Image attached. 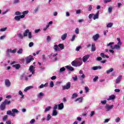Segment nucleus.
<instances>
[{
  "label": "nucleus",
  "instance_id": "9",
  "mask_svg": "<svg viewBox=\"0 0 124 124\" xmlns=\"http://www.w3.org/2000/svg\"><path fill=\"white\" fill-rule=\"evenodd\" d=\"M34 69H35V67H34L32 65H31L29 68V71L30 72H31V73H32V74H34V73H35Z\"/></svg>",
  "mask_w": 124,
  "mask_h": 124
},
{
  "label": "nucleus",
  "instance_id": "56",
  "mask_svg": "<svg viewBox=\"0 0 124 124\" xmlns=\"http://www.w3.org/2000/svg\"><path fill=\"white\" fill-rule=\"evenodd\" d=\"M50 88H53L54 87V82L50 81Z\"/></svg>",
  "mask_w": 124,
  "mask_h": 124
},
{
  "label": "nucleus",
  "instance_id": "41",
  "mask_svg": "<svg viewBox=\"0 0 124 124\" xmlns=\"http://www.w3.org/2000/svg\"><path fill=\"white\" fill-rule=\"evenodd\" d=\"M65 68L64 67H63L62 68H61L60 70H59V72L60 73H62V72H63V71H65Z\"/></svg>",
  "mask_w": 124,
  "mask_h": 124
},
{
  "label": "nucleus",
  "instance_id": "15",
  "mask_svg": "<svg viewBox=\"0 0 124 124\" xmlns=\"http://www.w3.org/2000/svg\"><path fill=\"white\" fill-rule=\"evenodd\" d=\"M99 17V12L98 11L95 15L93 16V20H96V19H98Z\"/></svg>",
  "mask_w": 124,
  "mask_h": 124
},
{
  "label": "nucleus",
  "instance_id": "14",
  "mask_svg": "<svg viewBox=\"0 0 124 124\" xmlns=\"http://www.w3.org/2000/svg\"><path fill=\"white\" fill-rule=\"evenodd\" d=\"M121 46H122V45L117 44V45H114L113 48L114 49H116V50H120V49H121Z\"/></svg>",
  "mask_w": 124,
  "mask_h": 124
},
{
  "label": "nucleus",
  "instance_id": "53",
  "mask_svg": "<svg viewBox=\"0 0 124 124\" xmlns=\"http://www.w3.org/2000/svg\"><path fill=\"white\" fill-rule=\"evenodd\" d=\"M75 33H76L77 34H79V28H77L76 29Z\"/></svg>",
  "mask_w": 124,
  "mask_h": 124
},
{
  "label": "nucleus",
  "instance_id": "26",
  "mask_svg": "<svg viewBox=\"0 0 124 124\" xmlns=\"http://www.w3.org/2000/svg\"><path fill=\"white\" fill-rule=\"evenodd\" d=\"M63 103H61L60 104L58 105V108L59 109V110H62V109H63Z\"/></svg>",
  "mask_w": 124,
  "mask_h": 124
},
{
  "label": "nucleus",
  "instance_id": "33",
  "mask_svg": "<svg viewBox=\"0 0 124 124\" xmlns=\"http://www.w3.org/2000/svg\"><path fill=\"white\" fill-rule=\"evenodd\" d=\"M113 23L112 22H109L107 25V28H112L113 27Z\"/></svg>",
  "mask_w": 124,
  "mask_h": 124
},
{
  "label": "nucleus",
  "instance_id": "44",
  "mask_svg": "<svg viewBox=\"0 0 124 124\" xmlns=\"http://www.w3.org/2000/svg\"><path fill=\"white\" fill-rule=\"evenodd\" d=\"M18 94H19V95H21V98H24V94H23V92H22V91H19L18 92Z\"/></svg>",
  "mask_w": 124,
  "mask_h": 124
},
{
  "label": "nucleus",
  "instance_id": "64",
  "mask_svg": "<svg viewBox=\"0 0 124 124\" xmlns=\"http://www.w3.org/2000/svg\"><path fill=\"white\" fill-rule=\"evenodd\" d=\"M85 93H87L89 92V87H85Z\"/></svg>",
  "mask_w": 124,
  "mask_h": 124
},
{
  "label": "nucleus",
  "instance_id": "22",
  "mask_svg": "<svg viewBox=\"0 0 124 124\" xmlns=\"http://www.w3.org/2000/svg\"><path fill=\"white\" fill-rule=\"evenodd\" d=\"M114 42H110L108 45H107V46H109L110 48H111L112 50H114V46H113V45H114Z\"/></svg>",
  "mask_w": 124,
  "mask_h": 124
},
{
  "label": "nucleus",
  "instance_id": "3",
  "mask_svg": "<svg viewBox=\"0 0 124 124\" xmlns=\"http://www.w3.org/2000/svg\"><path fill=\"white\" fill-rule=\"evenodd\" d=\"M71 64L73 66H75L76 67L81 66L83 64V61L82 60L74 61L71 62Z\"/></svg>",
  "mask_w": 124,
  "mask_h": 124
},
{
  "label": "nucleus",
  "instance_id": "57",
  "mask_svg": "<svg viewBox=\"0 0 124 124\" xmlns=\"http://www.w3.org/2000/svg\"><path fill=\"white\" fill-rule=\"evenodd\" d=\"M72 79H73V80H74V81H77L78 78L77 77V76L73 77Z\"/></svg>",
  "mask_w": 124,
  "mask_h": 124
},
{
  "label": "nucleus",
  "instance_id": "28",
  "mask_svg": "<svg viewBox=\"0 0 124 124\" xmlns=\"http://www.w3.org/2000/svg\"><path fill=\"white\" fill-rule=\"evenodd\" d=\"M13 67H15L16 69H19L21 66L20 64H16L13 65Z\"/></svg>",
  "mask_w": 124,
  "mask_h": 124
},
{
  "label": "nucleus",
  "instance_id": "30",
  "mask_svg": "<svg viewBox=\"0 0 124 124\" xmlns=\"http://www.w3.org/2000/svg\"><path fill=\"white\" fill-rule=\"evenodd\" d=\"M100 56L102 57V58H107V59H109V56L105 55L104 53H101Z\"/></svg>",
  "mask_w": 124,
  "mask_h": 124
},
{
  "label": "nucleus",
  "instance_id": "54",
  "mask_svg": "<svg viewBox=\"0 0 124 124\" xmlns=\"http://www.w3.org/2000/svg\"><path fill=\"white\" fill-rule=\"evenodd\" d=\"M41 31V30H40V29H37L34 31V32H35V33H38L39 32V31Z\"/></svg>",
  "mask_w": 124,
  "mask_h": 124
},
{
  "label": "nucleus",
  "instance_id": "40",
  "mask_svg": "<svg viewBox=\"0 0 124 124\" xmlns=\"http://www.w3.org/2000/svg\"><path fill=\"white\" fill-rule=\"evenodd\" d=\"M17 53V54H23V48H19Z\"/></svg>",
  "mask_w": 124,
  "mask_h": 124
},
{
  "label": "nucleus",
  "instance_id": "16",
  "mask_svg": "<svg viewBox=\"0 0 124 124\" xmlns=\"http://www.w3.org/2000/svg\"><path fill=\"white\" fill-rule=\"evenodd\" d=\"M122 76H119L117 79H116V84H119V83L121 82V81L122 80Z\"/></svg>",
  "mask_w": 124,
  "mask_h": 124
},
{
  "label": "nucleus",
  "instance_id": "11",
  "mask_svg": "<svg viewBox=\"0 0 124 124\" xmlns=\"http://www.w3.org/2000/svg\"><path fill=\"white\" fill-rule=\"evenodd\" d=\"M102 68V66H93L91 68L92 70H97V69L100 70Z\"/></svg>",
  "mask_w": 124,
  "mask_h": 124
},
{
  "label": "nucleus",
  "instance_id": "27",
  "mask_svg": "<svg viewBox=\"0 0 124 124\" xmlns=\"http://www.w3.org/2000/svg\"><path fill=\"white\" fill-rule=\"evenodd\" d=\"M51 108H52L51 106H48L46 107L44 110V113H47V112L50 111L51 110Z\"/></svg>",
  "mask_w": 124,
  "mask_h": 124
},
{
  "label": "nucleus",
  "instance_id": "50",
  "mask_svg": "<svg viewBox=\"0 0 124 124\" xmlns=\"http://www.w3.org/2000/svg\"><path fill=\"white\" fill-rule=\"evenodd\" d=\"M81 48H82V46H78L76 47V51H77L78 52V51H79L80 49H81Z\"/></svg>",
  "mask_w": 124,
  "mask_h": 124
},
{
  "label": "nucleus",
  "instance_id": "20",
  "mask_svg": "<svg viewBox=\"0 0 124 124\" xmlns=\"http://www.w3.org/2000/svg\"><path fill=\"white\" fill-rule=\"evenodd\" d=\"M2 103H3V104H4V105H9V104L11 103V102H10V101L7 100V99H5L4 102H3Z\"/></svg>",
  "mask_w": 124,
  "mask_h": 124
},
{
  "label": "nucleus",
  "instance_id": "39",
  "mask_svg": "<svg viewBox=\"0 0 124 124\" xmlns=\"http://www.w3.org/2000/svg\"><path fill=\"white\" fill-rule=\"evenodd\" d=\"M51 118H52V116L50 115V114H48L46 117V121H50Z\"/></svg>",
  "mask_w": 124,
  "mask_h": 124
},
{
  "label": "nucleus",
  "instance_id": "2",
  "mask_svg": "<svg viewBox=\"0 0 124 124\" xmlns=\"http://www.w3.org/2000/svg\"><path fill=\"white\" fill-rule=\"evenodd\" d=\"M19 113V110L16 108H13L11 110L7 111V115H9V116H12V117H15L16 115L15 114H18Z\"/></svg>",
  "mask_w": 124,
  "mask_h": 124
},
{
  "label": "nucleus",
  "instance_id": "63",
  "mask_svg": "<svg viewBox=\"0 0 124 124\" xmlns=\"http://www.w3.org/2000/svg\"><path fill=\"white\" fill-rule=\"evenodd\" d=\"M94 114H95L94 111H91L90 113V117H93V115H94Z\"/></svg>",
  "mask_w": 124,
  "mask_h": 124
},
{
  "label": "nucleus",
  "instance_id": "36",
  "mask_svg": "<svg viewBox=\"0 0 124 124\" xmlns=\"http://www.w3.org/2000/svg\"><path fill=\"white\" fill-rule=\"evenodd\" d=\"M20 0H14L13 3L14 4H18V3H20Z\"/></svg>",
  "mask_w": 124,
  "mask_h": 124
},
{
  "label": "nucleus",
  "instance_id": "19",
  "mask_svg": "<svg viewBox=\"0 0 124 124\" xmlns=\"http://www.w3.org/2000/svg\"><path fill=\"white\" fill-rule=\"evenodd\" d=\"M116 98V96L115 95L112 94L109 96L108 98V100H114Z\"/></svg>",
  "mask_w": 124,
  "mask_h": 124
},
{
  "label": "nucleus",
  "instance_id": "1",
  "mask_svg": "<svg viewBox=\"0 0 124 124\" xmlns=\"http://www.w3.org/2000/svg\"><path fill=\"white\" fill-rule=\"evenodd\" d=\"M27 14H29V11H23L22 12V15L16 16L14 19L16 20V21L19 22L21 19L25 18V16L26 15H27Z\"/></svg>",
  "mask_w": 124,
  "mask_h": 124
},
{
  "label": "nucleus",
  "instance_id": "29",
  "mask_svg": "<svg viewBox=\"0 0 124 124\" xmlns=\"http://www.w3.org/2000/svg\"><path fill=\"white\" fill-rule=\"evenodd\" d=\"M0 109L2 111H3V110L5 109V105L3 104V103H2V104L0 106Z\"/></svg>",
  "mask_w": 124,
  "mask_h": 124
},
{
  "label": "nucleus",
  "instance_id": "17",
  "mask_svg": "<svg viewBox=\"0 0 124 124\" xmlns=\"http://www.w3.org/2000/svg\"><path fill=\"white\" fill-rule=\"evenodd\" d=\"M67 37V33H65L61 36V39L63 41L65 40Z\"/></svg>",
  "mask_w": 124,
  "mask_h": 124
},
{
  "label": "nucleus",
  "instance_id": "58",
  "mask_svg": "<svg viewBox=\"0 0 124 124\" xmlns=\"http://www.w3.org/2000/svg\"><path fill=\"white\" fill-rule=\"evenodd\" d=\"M6 36L5 35H3L0 37V40H3V39H4V38H5Z\"/></svg>",
  "mask_w": 124,
  "mask_h": 124
},
{
  "label": "nucleus",
  "instance_id": "6",
  "mask_svg": "<svg viewBox=\"0 0 124 124\" xmlns=\"http://www.w3.org/2000/svg\"><path fill=\"white\" fill-rule=\"evenodd\" d=\"M26 63H30L31 62V61H33L34 58H32V56L30 55L29 56L26 57L25 58Z\"/></svg>",
  "mask_w": 124,
  "mask_h": 124
},
{
  "label": "nucleus",
  "instance_id": "31",
  "mask_svg": "<svg viewBox=\"0 0 124 124\" xmlns=\"http://www.w3.org/2000/svg\"><path fill=\"white\" fill-rule=\"evenodd\" d=\"M113 71H114V68H111L108 70H107L106 73H107V74H109V73H110V72H113Z\"/></svg>",
  "mask_w": 124,
  "mask_h": 124
},
{
  "label": "nucleus",
  "instance_id": "32",
  "mask_svg": "<svg viewBox=\"0 0 124 124\" xmlns=\"http://www.w3.org/2000/svg\"><path fill=\"white\" fill-rule=\"evenodd\" d=\"M78 94H77V93H74L72 94V99H74V98H76V97H78Z\"/></svg>",
  "mask_w": 124,
  "mask_h": 124
},
{
  "label": "nucleus",
  "instance_id": "45",
  "mask_svg": "<svg viewBox=\"0 0 124 124\" xmlns=\"http://www.w3.org/2000/svg\"><path fill=\"white\" fill-rule=\"evenodd\" d=\"M108 13H111V12H112V10H113V8H112V7H109L108 8Z\"/></svg>",
  "mask_w": 124,
  "mask_h": 124
},
{
  "label": "nucleus",
  "instance_id": "8",
  "mask_svg": "<svg viewBox=\"0 0 124 124\" xmlns=\"http://www.w3.org/2000/svg\"><path fill=\"white\" fill-rule=\"evenodd\" d=\"M106 109H107V111H110V110H111V109H113V108H114V105H112L111 106L108 105V104H107L106 105V107H105Z\"/></svg>",
  "mask_w": 124,
  "mask_h": 124
},
{
  "label": "nucleus",
  "instance_id": "43",
  "mask_svg": "<svg viewBox=\"0 0 124 124\" xmlns=\"http://www.w3.org/2000/svg\"><path fill=\"white\" fill-rule=\"evenodd\" d=\"M52 116H57L58 115V111L57 110H53Z\"/></svg>",
  "mask_w": 124,
  "mask_h": 124
},
{
  "label": "nucleus",
  "instance_id": "46",
  "mask_svg": "<svg viewBox=\"0 0 124 124\" xmlns=\"http://www.w3.org/2000/svg\"><path fill=\"white\" fill-rule=\"evenodd\" d=\"M94 14H90L89 16V19H92V18H93V17Z\"/></svg>",
  "mask_w": 124,
  "mask_h": 124
},
{
  "label": "nucleus",
  "instance_id": "61",
  "mask_svg": "<svg viewBox=\"0 0 124 124\" xmlns=\"http://www.w3.org/2000/svg\"><path fill=\"white\" fill-rule=\"evenodd\" d=\"M25 74H22L21 75V76H20V79H21V80H23V79L24 78V77H25Z\"/></svg>",
  "mask_w": 124,
  "mask_h": 124
},
{
  "label": "nucleus",
  "instance_id": "51",
  "mask_svg": "<svg viewBox=\"0 0 124 124\" xmlns=\"http://www.w3.org/2000/svg\"><path fill=\"white\" fill-rule=\"evenodd\" d=\"M117 40L118 41V43L117 44H120V45H122V42H121V39L120 38H117Z\"/></svg>",
  "mask_w": 124,
  "mask_h": 124
},
{
  "label": "nucleus",
  "instance_id": "4",
  "mask_svg": "<svg viewBox=\"0 0 124 124\" xmlns=\"http://www.w3.org/2000/svg\"><path fill=\"white\" fill-rule=\"evenodd\" d=\"M56 56H58V53H52L48 55V57L49 59L51 60V62H57L58 61V58L56 57Z\"/></svg>",
  "mask_w": 124,
  "mask_h": 124
},
{
  "label": "nucleus",
  "instance_id": "47",
  "mask_svg": "<svg viewBox=\"0 0 124 124\" xmlns=\"http://www.w3.org/2000/svg\"><path fill=\"white\" fill-rule=\"evenodd\" d=\"M28 37L30 39L32 37V36L31 35V32L29 31V33H28Z\"/></svg>",
  "mask_w": 124,
  "mask_h": 124
},
{
  "label": "nucleus",
  "instance_id": "25",
  "mask_svg": "<svg viewBox=\"0 0 124 124\" xmlns=\"http://www.w3.org/2000/svg\"><path fill=\"white\" fill-rule=\"evenodd\" d=\"M45 87H48V83H46L45 84H42L40 85L39 88L40 89H43Z\"/></svg>",
  "mask_w": 124,
  "mask_h": 124
},
{
  "label": "nucleus",
  "instance_id": "48",
  "mask_svg": "<svg viewBox=\"0 0 124 124\" xmlns=\"http://www.w3.org/2000/svg\"><path fill=\"white\" fill-rule=\"evenodd\" d=\"M121 121V118H120V117H117L116 119H115V122L116 123H120V121Z\"/></svg>",
  "mask_w": 124,
  "mask_h": 124
},
{
  "label": "nucleus",
  "instance_id": "18",
  "mask_svg": "<svg viewBox=\"0 0 124 124\" xmlns=\"http://www.w3.org/2000/svg\"><path fill=\"white\" fill-rule=\"evenodd\" d=\"M75 102H77V101H78V102H79V103H82V102H83V97H80L79 98H77L75 100Z\"/></svg>",
  "mask_w": 124,
  "mask_h": 124
},
{
  "label": "nucleus",
  "instance_id": "13",
  "mask_svg": "<svg viewBox=\"0 0 124 124\" xmlns=\"http://www.w3.org/2000/svg\"><path fill=\"white\" fill-rule=\"evenodd\" d=\"M99 38V34L97 33L93 36V39L94 41H96Z\"/></svg>",
  "mask_w": 124,
  "mask_h": 124
},
{
  "label": "nucleus",
  "instance_id": "21",
  "mask_svg": "<svg viewBox=\"0 0 124 124\" xmlns=\"http://www.w3.org/2000/svg\"><path fill=\"white\" fill-rule=\"evenodd\" d=\"M65 67L67 69H68V70H70V71H73L74 70V68H73L72 66L67 65L65 66Z\"/></svg>",
  "mask_w": 124,
  "mask_h": 124
},
{
  "label": "nucleus",
  "instance_id": "52",
  "mask_svg": "<svg viewBox=\"0 0 124 124\" xmlns=\"http://www.w3.org/2000/svg\"><path fill=\"white\" fill-rule=\"evenodd\" d=\"M46 40L47 42H50V41H51V37H50V36H47Z\"/></svg>",
  "mask_w": 124,
  "mask_h": 124
},
{
  "label": "nucleus",
  "instance_id": "35",
  "mask_svg": "<svg viewBox=\"0 0 124 124\" xmlns=\"http://www.w3.org/2000/svg\"><path fill=\"white\" fill-rule=\"evenodd\" d=\"M37 96L39 98H41V96H44V93L41 92L38 94Z\"/></svg>",
  "mask_w": 124,
  "mask_h": 124
},
{
  "label": "nucleus",
  "instance_id": "55",
  "mask_svg": "<svg viewBox=\"0 0 124 124\" xmlns=\"http://www.w3.org/2000/svg\"><path fill=\"white\" fill-rule=\"evenodd\" d=\"M92 9H93V7L92 6V5H89V7H88V11H92Z\"/></svg>",
  "mask_w": 124,
  "mask_h": 124
},
{
  "label": "nucleus",
  "instance_id": "34",
  "mask_svg": "<svg viewBox=\"0 0 124 124\" xmlns=\"http://www.w3.org/2000/svg\"><path fill=\"white\" fill-rule=\"evenodd\" d=\"M32 88H33V87H32V86H28L24 89V92H27L29 91V90H31V89H32Z\"/></svg>",
  "mask_w": 124,
  "mask_h": 124
},
{
  "label": "nucleus",
  "instance_id": "62",
  "mask_svg": "<svg viewBox=\"0 0 124 124\" xmlns=\"http://www.w3.org/2000/svg\"><path fill=\"white\" fill-rule=\"evenodd\" d=\"M109 121H110V119H107L105 120V121L104 122V124H107V123L109 122Z\"/></svg>",
  "mask_w": 124,
  "mask_h": 124
},
{
  "label": "nucleus",
  "instance_id": "10",
  "mask_svg": "<svg viewBox=\"0 0 124 124\" xmlns=\"http://www.w3.org/2000/svg\"><path fill=\"white\" fill-rule=\"evenodd\" d=\"M5 85L6 87L9 88V87L11 86V82H10V80H9V79H6L5 80Z\"/></svg>",
  "mask_w": 124,
  "mask_h": 124
},
{
  "label": "nucleus",
  "instance_id": "42",
  "mask_svg": "<svg viewBox=\"0 0 124 124\" xmlns=\"http://www.w3.org/2000/svg\"><path fill=\"white\" fill-rule=\"evenodd\" d=\"M58 46L60 47V49H61L62 50L64 49V46H63V45H62V44H60L58 45Z\"/></svg>",
  "mask_w": 124,
  "mask_h": 124
},
{
  "label": "nucleus",
  "instance_id": "12",
  "mask_svg": "<svg viewBox=\"0 0 124 124\" xmlns=\"http://www.w3.org/2000/svg\"><path fill=\"white\" fill-rule=\"evenodd\" d=\"M89 58H90V55H87L83 56V57L82 58V61H83V62H87V61H88V60L89 59Z\"/></svg>",
  "mask_w": 124,
  "mask_h": 124
},
{
  "label": "nucleus",
  "instance_id": "23",
  "mask_svg": "<svg viewBox=\"0 0 124 124\" xmlns=\"http://www.w3.org/2000/svg\"><path fill=\"white\" fill-rule=\"evenodd\" d=\"M95 44L93 43L92 44V48H91V51L92 52H94L95 51Z\"/></svg>",
  "mask_w": 124,
  "mask_h": 124
},
{
  "label": "nucleus",
  "instance_id": "37",
  "mask_svg": "<svg viewBox=\"0 0 124 124\" xmlns=\"http://www.w3.org/2000/svg\"><path fill=\"white\" fill-rule=\"evenodd\" d=\"M53 49H54L55 51H59L60 50L59 46L57 45H54Z\"/></svg>",
  "mask_w": 124,
  "mask_h": 124
},
{
  "label": "nucleus",
  "instance_id": "5",
  "mask_svg": "<svg viewBox=\"0 0 124 124\" xmlns=\"http://www.w3.org/2000/svg\"><path fill=\"white\" fill-rule=\"evenodd\" d=\"M16 50L17 49H16L12 50L11 49L8 48V49H7V51H6V54L7 56V57H10V53H12V54H15V53H16Z\"/></svg>",
  "mask_w": 124,
  "mask_h": 124
},
{
  "label": "nucleus",
  "instance_id": "49",
  "mask_svg": "<svg viewBox=\"0 0 124 124\" xmlns=\"http://www.w3.org/2000/svg\"><path fill=\"white\" fill-rule=\"evenodd\" d=\"M7 30V28H1L0 29V31H5Z\"/></svg>",
  "mask_w": 124,
  "mask_h": 124
},
{
  "label": "nucleus",
  "instance_id": "24",
  "mask_svg": "<svg viewBox=\"0 0 124 124\" xmlns=\"http://www.w3.org/2000/svg\"><path fill=\"white\" fill-rule=\"evenodd\" d=\"M30 32V30L27 29L24 31V32L23 33V36L26 37L28 36V33Z\"/></svg>",
  "mask_w": 124,
  "mask_h": 124
},
{
  "label": "nucleus",
  "instance_id": "7",
  "mask_svg": "<svg viewBox=\"0 0 124 124\" xmlns=\"http://www.w3.org/2000/svg\"><path fill=\"white\" fill-rule=\"evenodd\" d=\"M71 86V83L70 82L66 83L65 86H62L63 90H69Z\"/></svg>",
  "mask_w": 124,
  "mask_h": 124
},
{
  "label": "nucleus",
  "instance_id": "38",
  "mask_svg": "<svg viewBox=\"0 0 124 124\" xmlns=\"http://www.w3.org/2000/svg\"><path fill=\"white\" fill-rule=\"evenodd\" d=\"M21 14H23V13L19 11H17L15 13V15H16V16H20Z\"/></svg>",
  "mask_w": 124,
  "mask_h": 124
},
{
  "label": "nucleus",
  "instance_id": "60",
  "mask_svg": "<svg viewBox=\"0 0 124 124\" xmlns=\"http://www.w3.org/2000/svg\"><path fill=\"white\" fill-rule=\"evenodd\" d=\"M18 37H19L20 38H21V39H22L23 37H24V36H23V35L21 33L18 34Z\"/></svg>",
  "mask_w": 124,
  "mask_h": 124
},
{
  "label": "nucleus",
  "instance_id": "59",
  "mask_svg": "<svg viewBox=\"0 0 124 124\" xmlns=\"http://www.w3.org/2000/svg\"><path fill=\"white\" fill-rule=\"evenodd\" d=\"M7 118H8V116L7 115H5L3 117V121H6V119H7Z\"/></svg>",
  "mask_w": 124,
  "mask_h": 124
}]
</instances>
